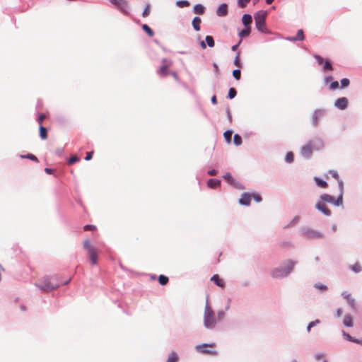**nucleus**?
<instances>
[{"mask_svg":"<svg viewBox=\"0 0 362 362\" xmlns=\"http://www.w3.org/2000/svg\"><path fill=\"white\" fill-rule=\"evenodd\" d=\"M304 234L305 236L309 239H320L323 237L321 233L311 229L305 230Z\"/></svg>","mask_w":362,"mask_h":362,"instance_id":"nucleus-10","label":"nucleus"},{"mask_svg":"<svg viewBox=\"0 0 362 362\" xmlns=\"http://www.w3.org/2000/svg\"><path fill=\"white\" fill-rule=\"evenodd\" d=\"M294 263L292 261H288L286 267L276 268L272 271V275L274 278H282L286 276L292 270Z\"/></svg>","mask_w":362,"mask_h":362,"instance_id":"nucleus-3","label":"nucleus"},{"mask_svg":"<svg viewBox=\"0 0 362 362\" xmlns=\"http://www.w3.org/2000/svg\"><path fill=\"white\" fill-rule=\"evenodd\" d=\"M250 195L252 196V199L255 200L257 202H259L262 201V197L259 194H251Z\"/></svg>","mask_w":362,"mask_h":362,"instance_id":"nucleus-49","label":"nucleus"},{"mask_svg":"<svg viewBox=\"0 0 362 362\" xmlns=\"http://www.w3.org/2000/svg\"><path fill=\"white\" fill-rule=\"evenodd\" d=\"M315 58L316 59L318 64L323 66L324 70L332 71L333 69L332 66L329 60L325 59L320 55L317 54L315 55Z\"/></svg>","mask_w":362,"mask_h":362,"instance_id":"nucleus-8","label":"nucleus"},{"mask_svg":"<svg viewBox=\"0 0 362 362\" xmlns=\"http://www.w3.org/2000/svg\"><path fill=\"white\" fill-rule=\"evenodd\" d=\"M223 317L224 313L222 311L218 312V317H216L209 304L206 303L204 313V325L205 327L208 329H213L215 327L217 322L222 320Z\"/></svg>","mask_w":362,"mask_h":362,"instance_id":"nucleus-1","label":"nucleus"},{"mask_svg":"<svg viewBox=\"0 0 362 362\" xmlns=\"http://www.w3.org/2000/svg\"><path fill=\"white\" fill-rule=\"evenodd\" d=\"M352 269L355 272H359L361 271V265L359 264H355L354 265H353Z\"/></svg>","mask_w":362,"mask_h":362,"instance_id":"nucleus-50","label":"nucleus"},{"mask_svg":"<svg viewBox=\"0 0 362 362\" xmlns=\"http://www.w3.org/2000/svg\"><path fill=\"white\" fill-rule=\"evenodd\" d=\"M319 323H320V320H316L315 321H313V322H310L308 324V327H307L308 331L310 332L311 327H313V326H315V325L319 324Z\"/></svg>","mask_w":362,"mask_h":362,"instance_id":"nucleus-46","label":"nucleus"},{"mask_svg":"<svg viewBox=\"0 0 362 362\" xmlns=\"http://www.w3.org/2000/svg\"><path fill=\"white\" fill-rule=\"evenodd\" d=\"M273 1L274 0H266L267 4H271Z\"/></svg>","mask_w":362,"mask_h":362,"instance_id":"nucleus-62","label":"nucleus"},{"mask_svg":"<svg viewBox=\"0 0 362 362\" xmlns=\"http://www.w3.org/2000/svg\"><path fill=\"white\" fill-rule=\"evenodd\" d=\"M149 13H150V5L147 4L145 9L144 10V11L142 13V16L144 18H146L149 15Z\"/></svg>","mask_w":362,"mask_h":362,"instance_id":"nucleus-41","label":"nucleus"},{"mask_svg":"<svg viewBox=\"0 0 362 362\" xmlns=\"http://www.w3.org/2000/svg\"><path fill=\"white\" fill-rule=\"evenodd\" d=\"M316 359L317 361H322V362H327L325 359L323 355H317L316 356Z\"/></svg>","mask_w":362,"mask_h":362,"instance_id":"nucleus-54","label":"nucleus"},{"mask_svg":"<svg viewBox=\"0 0 362 362\" xmlns=\"http://www.w3.org/2000/svg\"><path fill=\"white\" fill-rule=\"evenodd\" d=\"M178 359L177 354L175 351H172L168 356L167 362H177Z\"/></svg>","mask_w":362,"mask_h":362,"instance_id":"nucleus-24","label":"nucleus"},{"mask_svg":"<svg viewBox=\"0 0 362 362\" xmlns=\"http://www.w3.org/2000/svg\"><path fill=\"white\" fill-rule=\"evenodd\" d=\"M142 28L150 37L153 36L154 33L152 30V29L148 25L144 24L142 25Z\"/></svg>","mask_w":362,"mask_h":362,"instance_id":"nucleus-31","label":"nucleus"},{"mask_svg":"<svg viewBox=\"0 0 362 362\" xmlns=\"http://www.w3.org/2000/svg\"><path fill=\"white\" fill-rule=\"evenodd\" d=\"M329 88L332 90H334V89H337V88H339L338 81H334V82L331 83Z\"/></svg>","mask_w":362,"mask_h":362,"instance_id":"nucleus-52","label":"nucleus"},{"mask_svg":"<svg viewBox=\"0 0 362 362\" xmlns=\"http://www.w3.org/2000/svg\"><path fill=\"white\" fill-rule=\"evenodd\" d=\"M252 196L250 194L244 193L242 194L241 198L239 200V203L242 205L248 206L250 204Z\"/></svg>","mask_w":362,"mask_h":362,"instance_id":"nucleus-17","label":"nucleus"},{"mask_svg":"<svg viewBox=\"0 0 362 362\" xmlns=\"http://www.w3.org/2000/svg\"><path fill=\"white\" fill-rule=\"evenodd\" d=\"M320 199L323 202L334 203L335 205H339L340 204L342 203V198H339L337 201H335L334 199L332 196L327 194H324L321 195Z\"/></svg>","mask_w":362,"mask_h":362,"instance_id":"nucleus-12","label":"nucleus"},{"mask_svg":"<svg viewBox=\"0 0 362 362\" xmlns=\"http://www.w3.org/2000/svg\"><path fill=\"white\" fill-rule=\"evenodd\" d=\"M36 286L41 290L45 291L46 292L51 291L57 288L59 285L57 284H54L51 282L50 278L49 276L43 277L40 282L36 284Z\"/></svg>","mask_w":362,"mask_h":362,"instance_id":"nucleus-4","label":"nucleus"},{"mask_svg":"<svg viewBox=\"0 0 362 362\" xmlns=\"http://www.w3.org/2000/svg\"><path fill=\"white\" fill-rule=\"evenodd\" d=\"M304 33L303 30H298L297 32V34L296 37L289 38L291 41H296V40H304Z\"/></svg>","mask_w":362,"mask_h":362,"instance_id":"nucleus-20","label":"nucleus"},{"mask_svg":"<svg viewBox=\"0 0 362 362\" xmlns=\"http://www.w3.org/2000/svg\"><path fill=\"white\" fill-rule=\"evenodd\" d=\"M163 65L160 67L158 73L161 76H166L168 74V68L170 66L171 63L166 59L163 60Z\"/></svg>","mask_w":362,"mask_h":362,"instance_id":"nucleus-11","label":"nucleus"},{"mask_svg":"<svg viewBox=\"0 0 362 362\" xmlns=\"http://www.w3.org/2000/svg\"><path fill=\"white\" fill-rule=\"evenodd\" d=\"M343 335L344 336V337L350 341H356V339L354 338L353 337H351L349 334L345 332H343Z\"/></svg>","mask_w":362,"mask_h":362,"instance_id":"nucleus-43","label":"nucleus"},{"mask_svg":"<svg viewBox=\"0 0 362 362\" xmlns=\"http://www.w3.org/2000/svg\"><path fill=\"white\" fill-rule=\"evenodd\" d=\"M266 13L264 11H259L255 16V21L256 28L262 33L267 32L265 25Z\"/></svg>","mask_w":362,"mask_h":362,"instance_id":"nucleus-5","label":"nucleus"},{"mask_svg":"<svg viewBox=\"0 0 362 362\" xmlns=\"http://www.w3.org/2000/svg\"><path fill=\"white\" fill-rule=\"evenodd\" d=\"M317 209L322 212L326 216H329L331 214V211L326 205L322 202H317L315 205Z\"/></svg>","mask_w":362,"mask_h":362,"instance_id":"nucleus-16","label":"nucleus"},{"mask_svg":"<svg viewBox=\"0 0 362 362\" xmlns=\"http://www.w3.org/2000/svg\"><path fill=\"white\" fill-rule=\"evenodd\" d=\"M211 281H213L218 286L224 288L226 286L225 281L218 274H214L211 278Z\"/></svg>","mask_w":362,"mask_h":362,"instance_id":"nucleus-15","label":"nucleus"},{"mask_svg":"<svg viewBox=\"0 0 362 362\" xmlns=\"http://www.w3.org/2000/svg\"><path fill=\"white\" fill-rule=\"evenodd\" d=\"M343 323L346 327H352L353 326V320H352L351 316L349 315H345V317L344 318Z\"/></svg>","mask_w":362,"mask_h":362,"instance_id":"nucleus-23","label":"nucleus"},{"mask_svg":"<svg viewBox=\"0 0 362 362\" xmlns=\"http://www.w3.org/2000/svg\"><path fill=\"white\" fill-rule=\"evenodd\" d=\"M315 181L318 187L322 188H325L327 186V184L325 181L320 179L319 177H315Z\"/></svg>","mask_w":362,"mask_h":362,"instance_id":"nucleus-30","label":"nucleus"},{"mask_svg":"<svg viewBox=\"0 0 362 362\" xmlns=\"http://www.w3.org/2000/svg\"><path fill=\"white\" fill-rule=\"evenodd\" d=\"M39 131H40V136L42 139H46L47 138V129L43 127L42 125H40L39 127Z\"/></svg>","mask_w":362,"mask_h":362,"instance_id":"nucleus-25","label":"nucleus"},{"mask_svg":"<svg viewBox=\"0 0 362 362\" xmlns=\"http://www.w3.org/2000/svg\"><path fill=\"white\" fill-rule=\"evenodd\" d=\"M205 40H206V42L209 47H214L215 42H214V38L211 36L207 35L206 37Z\"/></svg>","mask_w":362,"mask_h":362,"instance_id":"nucleus-32","label":"nucleus"},{"mask_svg":"<svg viewBox=\"0 0 362 362\" xmlns=\"http://www.w3.org/2000/svg\"><path fill=\"white\" fill-rule=\"evenodd\" d=\"M83 229L85 230H95L96 226L94 225H86L84 226Z\"/></svg>","mask_w":362,"mask_h":362,"instance_id":"nucleus-48","label":"nucleus"},{"mask_svg":"<svg viewBox=\"0 0 362 362\" xmlns=\"http://www.w3.org/2000/svg\"><path fill=\"white\" fill-rule=\"evenodd\" d=\"M233 76L236 80H239L241 76V71L240 69H235L233 71Z\"/></svg>","mask_w":362,"mask_h":362,"instance_id":"nucleus-39","label":"nucleus"},{"mask_svg":"<svg viewBox=\"0 0 362 362\" xmlns=\"http://www.w3.org/2000/svg\"><path fill=\"white\" fill-rule=\"evenodd\" d=\"M78 160H79V158L77 156H73L71 158H69V159L68 160V164L72 165Z\"/></svg>","mask_w":362,"mask_h":362,"instance_id":"nucleus-40","label":"nucleus"},{"mask_svg":"<svg viewBox=\"0 0 362 362\" xmlns=\"http://www.w3.org/2000/svg\"><path fill=\"white\" fill-rule=\"evenodd\" d=\"M93 154V151L88 152L85 159L86 160H90L92 158Z\"/></svg>","mask_w":362,"mask_h":362,"instance_id":"nucleus-53","label":"nucleus"},{"mask_svg":"<svg viewBox=\"0 0 362 362\" xmlns=\"http://www.w3.org/2000/svg\"><path fill=\"white\" fill-rule=\"evenodd\" d=\"M238 45H234L232 47V49L235 51L237 49Z\"/></svg>","mask_w":362,"mask_h":362,"instance_id":"nucleus-64","label":"nucleus"},{"mask_svg":"<svg viewBox=\"0 0 362 362\" xmlns=\"http://www.w3.org/2000/svg\"><path fill=\"white\" fill-rule=\"evenodd\" d=\"M110 2L122 12H126L128 6L126 0H110Z\"/></svg>","mask_w":362,"mask_h":362,"instance_id":"nucleus-9","label":"nucleus"},{"mask_svg":"<svg viewBox=\"0 0 362 362\" xmlns=\"http://www.w3.org/2000/svg\"><path fill=\"white\" fill-rule=\"evenodd\" d=\"M355 343H357V344H362V339L361 340H359V339H356V341H354Z\"/></svg>","mask_w":362,"mask_h":362,"instance_id":"nucleus-63","label":"nucleus"},{"mask_svg":"<svg viewBox=\"0 0 362 362\" xmlns=\"http://www.w3.org/2000/svg\"><path fill=\"white\" fill-rule=\"evenodd\" d=\"M318 149V148H316L315 145L313 144V141H310L305 146H303L301 148V154L303 156L308 158L310 157L313 150Z\"/></svg>","mask_w":362,"mask_h":362,"instance_id":"nucleus-7","label":"nucleus"},{"mask_svg":"<svg viewBox=\"0 0 362 362\" xmlns=\"http://www.w3.org/2000/svg\"><path fill=\"white\" fill-rule=\"evenodd\" d=\"M332 176L336 178V179H338L339 178V176H338V174L336 173V172H332Z\"/></svg>","mask_w":362,"mask_h":362,"instance_id":"nucleus-60","label":"nucleus"},{"mask_svg":"<svg viewBox=\"0 0 362 362\" xmlns=\"http://www.w3.org/2000/svg\"><path fill=\"white\" fill-rule=\"evenodd\" d=\"M233 142L236 146H240L242 144V138L238 134H235L233 136Z\"/></svg>","mask_w":362,"mask_h":362,"instance_id":"nucleus-34","label":"nucleus"},{"mask_svg":"<svg viewBox=\"0 0 362 362\" xmlns=\"http://www.w3.org/2000/svg\"><path fill=\"white\" fill-rule=\"evenodd\" d=\"M84 248L86 250L90 264L96 265L98 264V250L93 247L88 239H86L83 243Z\"/></svg>","mask_w":362,"mask_h":362,"instance_id":"nucleus-2","label":"nucleus"},{"mask_svg":"<svg viewBox=\"0 0 362 362\" xmlns=\"http://www.w3.org/2000/svg\"><path fill=\"white\" fill-rule=\"evenodd\" d=\"M168 277L165 275H160L158 277V282L160 285L165 286L168 283Z\"/></svg>","mask_w":362,"mask_h":362,"instance_id":"nucleus-29","label":"nucleus"},{"mask_svg":"<svg viewBox=\"0 0 362 362\" xmlns=\"http://www.w3.org/2000/svg\"><path fill=\"white\" fill-rule=\"evenodd\" d=\"M335 106L340 110H344L348 105V100L345 97L340 98L335 101Z\"/></svg>","mask_w":362,"mask_h":362,"instance_id":"nucleus-13","label":"nucleus"},{"mask_svg":"<svg viewBox=\"0 0 362 362\" xmlns=\"http://www.w3.org/2000/svg\"><path fill=\"white\" fill-rule=\"evenodd\" d=\"M223 136L227 143H230L232 138V132L229 130L225 132L223 134Z\"/></svg>","mask_w":362,"mask_h":362,"instance_id":"nucleus-33","label":"nucleus"},{"mask_svg":"<svg viewBox=\"0 0 362 362\" xmlns=\"http://www.w3.org/2000/svg\"><path fill=\"white\" fill-rule=\"evenodd\" d=\"M250 28H245V29L242 30L239 35L240 37H247L250 35Z\"/></svg>","mask_w":362,"mask_h":362,"instance_id":"nucleus-35","label":"nucleus"},{"mask_svg":"<svg viewBox=\"0 0 362 362\" xmlns=\"http://www.w3.org/2000/svg\"><path fill=\"white\" fill-rule=\"evenodd\" d=\"M250 0H238V5L241 8H245Z\"/></svg>","mask_w":362,"mask_h":362,"instance_id":"nucleus-45","label":"nucleus"},{"mask_svg":"<svg viewBox=\"0 0 362 362\" xmlns=\"http://www.w3.org/2000/svg\"><path fill=\"white\" fill-rule=\"evenodd\" d=\"M208 173H209V175L214 176V175H216L217 172L216 170L213 169V170L209 171Z\"/></svg>","mask_w":362,"mask_h":362,"instance_id":"nucleus-56","label":"nucleus"},{"mask_svg":"<svg viewBox=\"0 0 362 362\" xmlns=\"http://www.w3.org/2000/svg\"><path fill=\"white\" fill-rule=\"evenodd\" d=\"M341 314H342V310L340 308L337 309L336 311V316L339 317L341 315Z\"/></svg>","mask_w":362,"mask_h":362,"instance_id":"nucleus-55","label":"nucleus"},{"mask_svg":"<svg viewBox=\"0 0 362 362\" xmlns=\"http://www.w3.org/2000/svg\"><path fill=\"white\" fill-rule=\"evenodd\" d=\"M216 14L218 16H225L228 14V6L226 4H221L216 11Z\"/></svg>","mask_w":362,"mask_h":362,"instance_id":"nucleus-18","label":"nucleus"},{"mask_svg":"<svg viewBox=\"0 0 362 362\" xmlns=\"http://www.w3.org/2000/svg\"><path fill=\"white\" fill-rule=\"evenodd\" d=\"M236 94H237L236 90L234 88H230L229 89L228 95V98L230 99H233V98L235 97Z\"/></svg>","mask_w":362,"mask_h":362,"instance_id":"nucleus-36","label":"nucleus"},{"mask_svg":"<svg viewBox=\"0 0 362 362\" xmlns=\"http://www.w3.org/2000/svg\"><path fill=\"white\" fill-rule=\"evenodd\" d=\"M220 181L218 180L210 179L208 181V186L211 188H216L220 185Z\"/></svg>","mask_w":362,"mask_h":362,"instance_id":"nucleus-27","label":"nucleus"},{"mask_svg":"<svg viewBox=\"0 0 362 362\" xmlns=\"http://www.w3.org/2000/svg\"><path fill=\"white\" fill-rule=\"evenodd\" d=\"M46 118V115L45 114H40L37 118V122L40 125H42L43 120Z\"/></svg>","mask_w":362,"mask_h":362,"instance_id":"nucleus-47","label":"nucleus"},{"mask_svg":"<svg viewBox=\"0 0 362 362\" xmlns=\"http://www.w3.org/2000/svg\"><path fill=\"white\" fill-rule=\"evenodd\" d=\"M201 47H202V49H205L206 48V44L204 41H202L201 42Z\"/></svg>","mask_w":362,"mask_h":362,"instance_id":"nucleus-61","label":"nucleus"},{"mask_svg":"<svg viewBox=\"0 0 362 362\" xmlns=\"http://www.w3.org/2000/svg\"><path fill=\"white\" fill-rule=\"evenodd\" d=\"M242 21L245 25H248L252 23V16L249 14H244L242 18Z\"/></svg>","mask_w":362,"mask_h":362,"instance_id":"nucleus-26","label":"nucleus"},{"mask_svg":"<svg viewBox=\"0 0 362 362\" xmlns=\"http://www.w3.org/2000/svg\"><path fill=\"white\" fill-rule=\"evenodd\" d=\"M21 158H28L35 162H39L38 158L32 153H28L26 155H21Z\"/></svg>","mask_w":362,"mask_h":362,"instance_id":"nucleus-28","label":"nucleus"},{"mask_svg":"<svg viewBox=\"0 0 362 362\" xmlns=\"http://www.w3.org/2000/svg\"><path fill=\"white\" fill-rule=\"evenodd\" d=\"M234 64L238 66V67H241V63H240V57H239V54H238L235 58V60H234Z\"/></svg>","mask_w":362,"mask_h":362,"instance_id":"nucleus-51","label":"nucleus"},{"mask_svg":"<svg viewBox=\"0 0 362 362\" xmlns=\"http://www.w3.org/2000/svg\"><path fill=\"white\" fill-rule=\"evenodd\" d=\"M202 23V20L199 17H194L192 21V25L194 29L196 31L200 30V24Z\"/></svg>","mask_w":362,"mask_h":362,"instance_id":"nucleus-19","label":"nucleus"},{"mask_svg":"<svg viewBox=\"0 0 362 362\" xmlns=\"http://www.w3.org/2000/svg\"><path fill=\"white\" fill-rule=\"evenodd\" d=\"M214 68L215 71H216V73H218V71H219V69H218V66H217V64H214Z\"/></svg>","mask_w":362,"mask_h":362,"instance_id":"nucleus-59","label":"nucleus"},{"mask_svg":"<svg viewBox=\"0 0 362 362\" xmlns=\"http://www.w3.org/2000/svg\"><path fill=\"white\" fill-rule=\"evenodd\" d=\"M342 296L346 299L347 303L353 308H355L356 304H355V300L351 296V294L347 291H344L341 293Z\"/></svg>","mask_w":362,"mask_h":362,"instance_id":"nucleus-14","label":"nucleus"},{"mask_svg":"<svg viewBox=\"0 0 362 362\" xmlns=\"http://www.w3.org/2000/svg\"><path fill=\"white\" fill-rule=\"evenodd\" d=\"M45 171L47 173V174H52V172H53V170L51 169V168H46L45 169Z\"/></svg>","mask_w":362,"mask_h":362,"instance_id":"nucleus-57","label":"nucleus"},{"mask_svg":"<svg viewBox=\"0 0 362 362\" xmlns=\"http://www.w3.org/2000/svg\"><path fill=\"white\" fill-rule=\"evenodd\" d=\"M211 102H212L214 104H216V103H217V100H216V95H214V96L211 98Z\"/></svg>","mask_w":362,"mask_h":362,"instance_id":"nucleus-58","label":"nucleus"},{"mask_svg":"<svg viewBox=\"0 0 362 362\" xmlns=\"http://www.w3.org/2000/svg\"><path fill=\"white\" fill-rule=\"evenodd\" d=\"M315 287L317 289H319V290H320L322 291H326L327 289V286L326 285L321 284H316L315 285Z\"/></svg>","mask_w":362,"mask_h":362,"instance_id":"nucleus-42","label":"nucleus"},{"mask_svg":"<svg viewBox=\"0 0 362 362\" xmlns=\"http://www.w3.org/2000/svg\"><path fill=\"white\" fill-rule=\"evenodd\" d=\"M215 344H202L197 345L195 349L199 353L212 356L217 355V351L214 350Z\"/></svg>","mask_w":362,"mask_h":362,"instance_id":"nucleus-6","label":"nucleus"},{"mask_svg":"<svg viewBox=\"0 0 362 362\" xmlns=\"http://www.w3.org/2000/svg\"><path fill=\"white\" fill-rule=\"evenodd\" d=\"M350 83V81L348 78H343L341 81V88H346L347 87Z\"/></svg>","mask_w":362,"mask_h":362,"instance_id":"nucleus-44","label":"nucleus"},{"mask_svg":"<svg viewBox=\"0 0 362 362\" xmlns=\"http://www.w3.org/2000/svg\"><path fill=\"white\" fill-rule=\"evenodd\" d=\"M204 11H205V8L202 4H196L194 6V11L195 13L202 15L204 13Z\"/></svg>","mask_w":362,"mask_h":362,"instance_id":"nucleus-22","label":"nucleus"},{"mask_svg":"<svg viewBox=\"0 0 362 362\" xmlns=\"http://www.w3.org/2000/svg\"><path fill=\"white\" fill-rule=\"evenodd\" d=\"M293 153L292 152H288L286 155V161L288 163H291L293 161Z\"/></svg>","mask_w":362,"mask_h":362,"instance_id":"nucleus-38","label":"nucleus"},{"mask_svg":"<svg viewBox=\"0 0 362 362\" xmlns=\"http://www.w3.org/2000/svg\"><path fill=\"white\" fill-rule=\"evenodd\" d=\"M177 5L180 7H188L189 6V2L188 1H177Z\"/></svg>","mask_w":362,"mask_h":362,"instance_id":"nucleus-37","label":"nucleus"},{"mask_svg":"<svg viewBox=\"0 0 362 362\" xmlns=\"http://www.w3.org/2000/svg\"><path fill=\"white\" fill-rule=\"evenodd\" d=\"M223 177L230 184H231L235 187L238 186V183L233 179V177H232V175L230 173H226L223 176Z\"/></svg>","mask_w":362,"mask_h":362,"instance_id":"nucleus-21","label":"nucleus"}]
</instances>
